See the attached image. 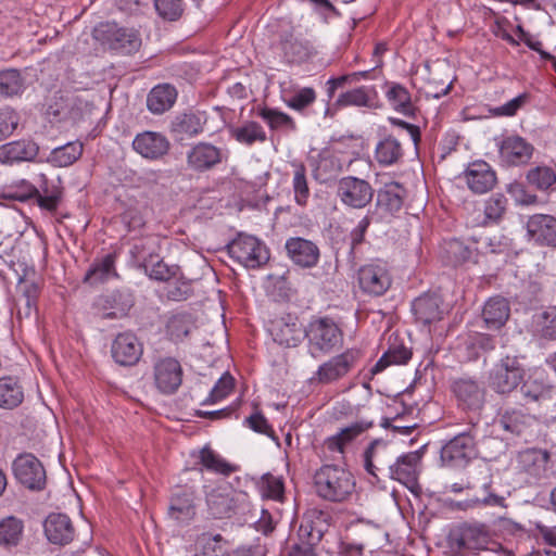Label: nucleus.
Returning a JSON list of instances; mask_svg holds the SVG:
<instances>
[{"mask_svg":"<svg viewBox=\"0 0 556 556\" xmlns=\"http://www.w3.org/2000/svg\"><path fill=\"white\" fill-rule=\"evenodd\" d=\"M313 488L318 498L332 504H345L355 495L356 479L343 466L325 464L315 470Z\"/></svg>","mask_w":556,"mask_h":556,"instance_id":"nucleus-1","label":"nucleus"},{"mask_svg":"<svg viewBox=\"0 0 556 556\" xmlns=\"http://www.w3.org/2000/svg\"><path fill=\"white\" fill-rule=\"evenodd\" d=\"M135 293L129 288H121L101 293L91 303V312L100 319H122L135 306Z\"/></svg>","mask_w":556,"mask_h":556,"instance_id":"nucleus-2","label":"nucleus"},{"mask_svg":"<svg viewBox=\"0 0 556 556\" xmlns=\"http://www.w3.org/2000/svg\"><path fill=\"white\" fill-rule=\"evenodd\" d=\"M93 38L102 46L122 54H131L141 47V38L137 30L121 27L116 23H100L92 31Z\"/></svg>","mask_w":556,"mask_h":556,"instance_id":"nucleus-3","label":"nucleus"},{"mask_svg":"<svg viewBox=\"0 0 556 556\" xmlns=\"http://www.w3.org/2000/svg\"><path fill=\"white\" fill-rule=\"evenodd\" d=\"M226 249L231 258L249 269L262 267L270 257L269 250L263 241L244 233H239Z\"/></svg>","mask_w":556,"mask_h":556,"instance_id":"nucleus-4","label":"nucleus"},{"mask_svg":"<svg viewBox=\"0 0 556 556\" xmlns=\"http://www.w3.org/2000/svg\"><path fill=\"white\" fill-rule=\"evenodd\" d=\"M477 455L473 427L455 435L441 447L440 452L442 464L450 468H466Z\"/></svg>","mask_w":556,"mask_h":556,"instance_id":"nucleus-5","label":"nucleus"},{"mask_svg":"<svg viewBox=\"0 0 556 556\" xmlns=\"http://www.w3.org/2000/svg\"><path fill=\"white\" fill-rule=\"evenodd\" d=\"M148 243H136L131 253L138 262V268L152 280L167 282L181 276L180 266L168 265L154 251H148Z\"/></svg>","mask_w":556,"mask_h":556,"instance_id":"nucleus-6","label":"nucleus"},{"mask_svg":"<svg viewBox=\"0 0 556 556\" xmlns=\"http://www.w3.org/2000/svg\"><path fill=\"white\" fill-rule=\"evenodd\" d=\"M12 472L18 483L31 491H42L47 484L46 469L33 453H21L12 462Z\"/></svg>","mask_w":556,"mask_h":556,"instance_id":"nucleus-7","label":"nucleus"},{"mask_svg":"<svg viewBox=\"0 0 556 556\" xmlns=\"http://www.w3.org/2000/svg\"><path fill=\"white\" fill-rule=\"evenodd\" d=\"M374 195L375 189L366 179L349 175L338 180L337 197L344 206L363 210L371 203Z\"/></svg>","mask_w":556,"mask_h":556,"instance_id":"nucleus-8","label":"nucleus"},{"mask_svg":"<svg viewBox=\"0 0 556 556\" xmlns=\"http://www.w3.org/2000/svg\"><path fill=\"white\" fill-rule=\"evenodd\" d=\"M361 290L370 296L383 295L392 285V276L387 264L380 260L371 261L357 270Z\"/></svg>","mask_w":556,"mask_h":556,"instance_id":"nucleus-9","label":"nucleus"},{"mask_svg":"<svg viewBox=\"0 0 556 556\" xmlns=\"http://www.w3.org/2000/svg\"><path fill=\"white\" fill-rule=\"evenodd\" d=\"M35 204L51 215L55 214L64 200L65 188L60 176L37 175L35 180Z\"/></svg>","mask_w":556,"mask_h":556,"instance_id":"nucleus-10","label":"nucleus"},{"mask_svg":"<svg viewBox=\"0 0 556 556\" xmlns=\"http://www.w3.org/2000/svg\"><path fill=\"white\" fill-rule=\"evenodd\" d=\"M359 355L357 351L344 350L342 353L323 363L312 380L320 384H331L346 377L357 365Z\"/></svg>","mask_w":556,"mask_h":556,"instance_id":"nucleus-11","label":"nucleus"},{"mask_svg":"<svg viewBox=\"0 0 556 556\" xmlns=\"http://www.w3.org/2000/svg\"><path fill=\"white\" fill-rule=\"evenodd\" d=\"M395 454L390 443L376 439L364 452V468L377 481H381L388 477Z\"/></svg>","mask_w":556,"mask_h":556,"instance_id":"nucleus-12","label":"nucleus"},{"mask_svg":"<svg viewBox=\"0 0 556 556\" xmlns=\"http://www.w3.org/2000/svg\"><path fill=\"white\" fill-rule=\"evenodd\" d=\"M153 380L156 390L163 395L175 394L182 384L184 369L174 357H163L153 365Z\"/></svg>","mask_w":556,"mask_h":556,"instance_id":"nucleus-13","label":"nucleus"},{"mask_svg":"<svg viewBox=\"0 0 556 556\" xmlns=\"http://www.w3.org/2000/svg\"><path fill=\"white\" fill-rule=\"evenodd\" d=\"M270 48L278 53L287 64H301L313 54V47L307 40L296 38L291 30H283Z\"/></svg>","mask_w":556,"mask_h":556,"instance_id":"nucleus-14","label":"nucleus"},{"mask_svg":"<svg viewBox=\"0 0 556 556\" xmlns=\"http://www.w3.org/2000/svg\"><path fill=\"white\" fill-rule=\"evenodd\" d=\"M227 160V153L211 142L200 141L187 152L188 167L195 173L212 170Z\"/></svg>","mask_w":556,"mask_h":556,"instance_id":"nucleus-15","label":"nucleus"},{"mask_svg":"<svg viewBox=\"0 0 556 556\" xmlns=\"http://www.w3.org/2000/svg\"><path fill=\"white\" fill-rule=\"evenodd\" d=\"M422 454L418 451L396 455L387 478L413 490L418 485Z\"/></svg>","mask_w":556,"mask_h":556,"instance_id":"nucleus-16","label":"nucleus"},{"mask_svg":"<svg viewBox=\"0 0 556 556\" xmlns=\"http://www.w3.org/2000/svg\"><path fill=\"white\" fill-rule=\"evenodd\" d=\"M306 338L314 348H338L343 343V332L329 317H320L309 323Z\"/></svg>","mask_w":556,"mask_h":556,"instance_id":"nucleus-17","label":"nucleus"},{"mask_svg":"<svg viewBox=\"0 0 556 556\" xmlns=\"http://www.w3.org/2000/svg\"><path fill=\"white\" fill-rule=\"evenodd\" d=\"M457 406L463 410H479L485 402V389L472 378H458L451 384Z\"/></svg>","mask_w":556,"mask_h":556,"instance_id":"nucleus-18","label":"nucleus"},{"mask_svg":"<svg viewBox=\"0 0 556 556\" xmlns=\"http://www.w3.org/2000/svg\"><path fill=\"white\" fill-rule=\"evenodd\" d=\"M534 147L525 138L513 135L503 138L498 144V156L506 166L527 165L533 156Z\"/></svg>","mask_w":556,"mask_h":556,"instance_id":"nucleus-19","label":"nucleus"},{"mask_svg":"<svg viewBox=\"0 0 556 556\" xmlns=\"http://www.w3.org/2000/svg\"><path fill=\"white\" fill-rule=\"evenodd\" d=\"M206 123L205 112H181L176 114L170 121L169 132L175 140L191 139L204 131Z\"/></svg>","mask_w":556,"mask_h":556,"instance_id":"nucleus-20","label":"nucleus"},{"mask_svg":"<svg viewBox=\"0 0 556 556\" xmlns=\"http://www.w3.org/2000/svg\"><path fill=\"white\" fill-rule=\"evenodd\" d=\"M412 312L417 323L430 325L443 319L446 305L435 292H425L412 302Z\"/></svg>","mask_w":556,"mask_h":556,"instance_id":"nucleus-21","label":"nucleus"},{"mask_svg":"<svg viewBox=\"0 0 556 556\" xmlns=\"http://www.w3.org/2000/svg\"><path fill=\"white\" fill-rule=\"evenodd\" d=\"M285 249L292 263L301 268H313L319 262L320 250L312 240L291 237L287 239Z\"/></svg>","mask_w":556,"mask_h":556,"instance_id":"nucleus-22","label":"nucleus"},{"mask_svg":"<svg viewBox=\"0 0 556 556\" xmlns=\"http://www.w3.org/2000/svg\"><path fill=\"white\" fill-rule=\"evenodd\" d=\"M529 240L540 247L556 248V217L534 214L527 222Z\"/></svg>","mask_w":556,"mask_h":556,"instance_id":"nucleus-23","label":"nucleus"},{"mask_svg":"<svg viewBox=\"0 0 556 556\" xmlns=\"http://www.w3.org/2000/svg\"><path fill=\"white\" fill-rule=\"evenodd\" d=\"M191 457L194 459L193 469L200 472L207 471L223 477H229L238 470V466L227 462L208 444L204 445L199 451L192 452Z\"/></svg>","mask_w":556,"mask_h":556,"instance_id":"nucleus-24","label":"nucleus"},{"mask_svg":"<svg viewBox=\"0 0 556 556\" xmlns=\"http://www.w3.org/2000/svg\"><path fill=\"white\" fill-rule=\"evenodd\" d=\"M132 149L142 157L156 161L168 153L170 143L163 134L147 130L135 137Z\"/></svg>","mask_w":556,"mask_h":556,"instance_id":"nucleus-25","label":"nucleus"},{"mask_svg":"<svg viewBox=\"0 0 556 556\" xmlns=\"http://www.w3.org/2000/svg\"><path fill=\"white\" fill-rule=\"evenodd\" d=\"M43 531L47 540L54 545H67L75 538V528L71 518L61 513L48 515L43 522Z\"/></svg>","mask_w":556,"mask_h":556,"instance_id":"nucleus-26","label":"nucleus"},{"mask_svg":"<svg viewBox=\"0 0 556 556\" xmlns=\"http://www.w3.org/2000/svg\"><path fill=\"white\" fill-rule=\"evenodd\" d=\"M39 153V146L30 138L13 140L0 146V162L13 165L22 162H34Z\"/></svg>","mask_w":556,"mask_h":556,"instance_id":"nucleus-27","label":"nucleus"},{"mask_svg":"<svg viewBox=\"0 0 556 556\" xmlns=\"http://www.w3.org/2000/svg\"><path fill=\"white\" fill-rule=\"evenodd\" d=\"M468 188L477 194L489 192L496 185L495 172L485 161L470 163L464 172Z\"/></svg>","mask_w":556,"mask_h":556,"instance_id":"nucleus-28","label":"nucleus"},{"mask_svg":"<svg viewBox=\"0 0 556 556\" xmlns=\"http://www.w3.org/2000/svg\"><path fill=\"white\" fill-rule=\"evenodd\" d=\"M195 489L188 485H177L170 496L168 515L177 521H189L195 515Z\"/></svg>","mask_w":556,"mask_h":556,"instance_id":"nucleus-29","label":"nucleus"},{"mask_svg":"<svg viewBox=\"0 0 556 556\" xmlns=\"http://www.w3.org/2000/svg\"><path fill=\"white\" fill-rule=\"evenodd\" d=\"M378 92L374 86H358L355 88L343 89L332 103L334 110H341L348 106L357 108H377Z\"/></svg>","mask_w":556,"mask_h":556,"instance_id":"nucleus-30","label":"nucleus"},{"mask_svg":"<svg viewBox=\"0 0 556 556\" xmlns=\"http://www.w3.org/2000/svg\"><path fill=\"white\" fill-rule=\"evenodd\" d=\"M405 197L406 190L400 182L384 184L377 191L376 207L387 216H394L402 210Z\"/></svg>","mask_w":556,"mask_h":556,"instance_id":"nucleus-31","label":"nucleus"},{"mask_svg":"<svg viewBox=\"0 0 556 556\" xmlns=\"http://www.w3.org/2000/svg\"><path fill=\"white\" fill-rule=\"evenodd\" d=\"M549 453L545 450L528 448L519 453L518 467L535 481L546 476L549 463Z\"/></svg>","mask_w":556,"mask_h":556,"instance_id":"nucleus-32","label":"nucleus"},{"mask_svg":"<svg viewBox=\"0 0 556 556\" xmlns=\"http://www.w3.org/2000/svg\"><path fill=\"white\" fill-rule=\"evenodd\" d=\"M481 316L489 329H501L510 316L509 301L502 295L489 298L483 305Z\"/></svg>","mask_w":556,"mask_h":556,"instance_id":"nucleus-33","label":"nucleus"},{"mask_svg":"<svg viewBox=\"0 0 556 556\" xmlns=\"http://www.w3.org/2000/svg\"><path fill=\"white\" fill-rule=\"evenodd\" d=\"M269 332L274 342L282 348H298L306 338V329L298 323L273 321Z\"/></svg>","mask_w":556,"mask_h":556,"instance_id":"nucleus-34","label":"nucleus"},{"mask_svg":"<svg viewBox=\"0 0 556 556\" xmlns=\"http://www.w3.org/2000/svg\"><path fill=\"white\" fill-rule=\"evenodd\" d=\"M477 486H481L484 491H489L492 486V475L486 465L479 464L467 467L465 477L459 482L451 484L450 491L460 493Z\"/></svg>","mask_w":556,"mask_h":556,"instance_id":"nucleus-35","label":"nucleus"},{"mask_svg":"<svg viewBox=\"0 0 556 556\" xmlns=\"http://www.w3.org/2000/svg\"><path fill=\"white\" fill-rule=\"evenodd\" d=\"M177 90L170 84H159L154 86L147 97V108L154 114L160 115L169 111L177 100Z\"/></svg>","mask_w":556,"mask_h":556,"instance_id":"nucleus-36","label":"nucleus"},{"mask_svg":"<svg viewBox=\"0 0 556 556\" xmlns=\"http://www.w3.org/2000/svg\"><path fill=\"white\" fill-rule=\"evenodd\" d=\"M386 98L391 108L407 117H415L417 108L413 103L412 94L406 87L399 83H386Z\"/></svg>","mask_w":556,"mask_h":556,"instance_id":"nucleus-37","label":"nucleus"},{"mask_svg":"<svg viewBox=\"0 0 556 556\" xmlns=\"http://www.w3.org/2000/svg\"><path fill=\"white\" fill-rule=\"evenodd\" d=\"M502 428L515 435H521L535 424V417L521 408H507L500 414Z\"/></svg>","mask_w":556,"mask_h":556,"instance_id":"nucleus-38","label":"nucleus"},{"mask_svg":"<svg viewBox=\"0 0 556 556\" xmlns=\"http://www.w3.org/2000/svg\"><path fill=\"white\" fill-rule=\"evenodd\" d=\"M210 514L216 519L230 518L236 511V501L231 492L214 489L206 495Z\"/></svg>","mask_w":556,"mask_h":556,"instance_id":"nucleus-39","label":"nucleus"},{"mask_svg":"<svg viewBox=\"0 0 556 556\" xmlns=\"http://www.w3.org/2000/svg\"><path fill=\"white\" fill-rule=\"evenodd\" d=\"M404 151L401 142L392 135L382 138L376 146L375 159L380 166H392L402 161Z\"/></svg>","mask_w":556,"mask_h":556,"instance_id":"nucleus-40","label":"nucleus"},{"mask_svg":"<svg viewBox=\"0 0 556 556\" xmlns=\"http://www.w3.org/2000/svg\"><path fill=\"white\" fill-rule=\"evenodd\" d=\"M193 556H230L228 542L222 534L202 533L195 541Z\"/></svg>","mask_w":556,"mask_h":556,"instance_id":"nucleus-41","label":"nucleus"},{"mask_svg":"<svg viewBox=\"0 0 556 556\" xmlns=\"http://www.w3.org/2000/svg\"><path fill=\"white\" fill-rule=\"evenodd\" d=\"M117 253L112 252L104 255L101 260L94 261V263L87 270L84 281L85 282H104L112 278H119L118 273L115 269V262Z\"/></svg>","mask_w":556,"mask_h":556,"instance_id":"nucleus-42","label":"nucleus"},{"mask_svg":"<svg viewBox=\"0 0 556 556\" xmlns=\"http://www.w3.org/2000/svg\"><path fill=\"white\" fill-rule=\"evenodd\" d=\"M24 401V390L16 377L5 376L0 378V407L13 409Z\"/></svg>","mask_w":556,"mask_h":556,"instance_id":"nucleus-43","label":"nucleus"},{"mask_svg":"<svg viewBox=\"0 0 556 556\" xmlns=\"http://www.w3.org/2000/svg\"><path fill=\"white\" fill-rule=\"evenodd\" d=\"M26 89L25 77L17 68L0 70V98L21 97Z\"/></svg>","mask_w":556,"mask_h":556,"instance_id":"nucleus-44","label":"nucleus"},{"mask_svg":"<svg viewBox=\"0 0 556 556\" xmlns=\"http://www.w3.org/2000/svg\"><path fill=\"white\" fill-rule=\"evenodd\" d=\"M526 180L529 186L543 192L556 191V170L546 165H539L526 173Z\"/></svg>","mask_w":556,"mask_h":556,"instance_id":"nucleus-45","label":"nucleus"},{"mask_svg":"<svg viewBox=\"0 0 556 556\" xmlns=\"http://www.w3.org/2000/svg\"><path fill=\"white\" fill-rule=\"evenodd\" d=\"M342 170L341 160L330 151H323L314 168V177L321 184H327Z\"/></svg>","mask_w":556,"mask_h":556,"instance_id":"nucleus-46","label":"nucleus"},{"mask_svg":"<svg viewBox=\"0 0 556 556\" xmlns=\"http://www.w3.org/2000/svg\"><path fill=\"white\" fill-rule=\"evenodd\" d=\"M532 327L535 337L556 341V305H551L542 313L535 315Z\"/></svg>","mask_w":556,"mask_h":556,"instance_id":"nucleus-47","label":"nucleus"},{"mask_svg":"<svg viewBox=\"0 0 556 556\" xmlns=\"http://www.w3.org/2000/svg\"><path fill=\"white\" fill-rule=\"evenodd\" d=\"M24 533V522L14 517L9 516L0 521V545L7 549L16 547Z\"/></svg>","mask_w":556,"mask_h":556,"instance_id":"nucleus-48","label":"nucleus"},{"mask_svg":"<svg viewBox=\"0 0 556 556\" xmlns=\"http://www.w3.org/2000/svg\"><path fill=\"white\" fill-rule=\"evenodd\" d=\"M472 257V250L463 241L453 238L446 240L442 248V258L447 265L459 266Z\"/></svg>","mask_w":556,"mask_h":556,"instance_id":"nucleus-49","label":"nucleus"},{"mask_svg":"<svg viewBox=\"0 0 556 556\" xmlns=\"http://www.w3.org/2000/svg\"><path fill=\"white\" fill-rule=\"evenodd\" d=\"M328 527L320 517L315 520H304L298 530L299 541L315 548L323 541Z\"/></svg>","mask_w":556,"mask_h":556,"instance_id":"nucleus-50","label":"nucleus"},{"mask_svg":"<svg viewBox=\"0 0 556 556\" xmlns=\"http://www.w3.org/2000/svg\"><path fill=\"white\" fill-rule=\"evenodd\" d=\"M83 154V144L80 142H67L62 147L54 148L47 162L58 167H66L75 163Z\"/></svg>","mask_w":556,"mask_h":556,"instance_id":"nucleus-51","label":"nucleus"},{"mask_svg":"<svg viewBox=\"0 0 556 556\" xmlns=\"http://www.w3.org/2000/svg\"><path fill=\"white\" fill-rule=\"evenodd\" d=\"M229 132L231 138L247 146H252L255 142H265L267 140L264 128L254 121H249L241 126L232 127Z\"/></svg>","mask_w":556,"mask_h":556,"instance_id":"nucleus-52","label":"nucleus"},{"mask_svg":"<svg viewBox=\"0 0 556 556\" xmlns=\"http://www.w3.org/2000/svg\"><path fill=\"white\" fill-rule=\"evenodd\" d=\"M192 329H195V326L188 313L173 315L166 325L167 334L174 343L182 342V339L189 336Z\"/></svg>","mask_w":556,"mask_h":556,"instance_id":"nucleus-53","label":"nucleus"},{"mask_svg":"<svg viewBox=\"0 0 556 556\" xmlns=\"http://www.w3.org/2000/svg\"><path fill=\"white\" fill-rule=\"evenodd\" d=\"M520 392L522 393L523 399L528 402L549 401L553 400L555 394L552 386L531 378L522 383Z\"/></svg>","mask_w":556,"mask_h":556,"instance_id":"nucleus-54","label":"nucleus"},{"mask_svg":"<svg viewBox=\"0 0 556 556\" xmlns=\"http://www.w3.org/2000/svg\"><path fill=\"white\" fill-rule=\"evenodd\" d=\"M258 491L264 498L281 502L285 497V482L282 477L270 472L264 473L257 482Z\"/></svg>","mask_w":556,"mask_h":556,"instance_id":"nucleus-55","label":"nucleus"},{"mask_svg":"<svg viewBox=\"0 0 556 556\" xmlns=\"http://www.w3.org/2000/svg\"><path fill=\"white\" fill-rule=\"evenodd\" d=\"M258 116L267 123L271 130L294 131L296 129L293 118L276 109L264 108L258 112Z\"/></svg>","mask_w":556,"mask_h":556,"instance_id":"nucleus-56","label":"nucleus"},{"mask_svg":"<svg viewBox=\"0 0 556 556\" xmlns=\"http://www.w3.org/2000/svg\"><path fill=\"white\" fill-rule=\"evenodd\" d=\"M412 356V350H387L384 354L371 367L370 374L372 376L378 375L392 364L405 365L408 363Z\"/></svg>","mask_w":556,"mask_h":556,"instance_id":"nucleus-57","label":"nucleus"},{"mask_svg":"<svg viewBox=\"0 0 556 556\" xmlns=\"http://www.w3.org/2000/svg\"><path fill=\"white\" fill-rule=\"evenodd\" d=\"M35 191H37L35 189V184L22 179L18 182L9 186L3 193V198L35 204Z\"/></svg>","mask_w":556,"mask_h":556,"instance_id":"nucleus-58","label":"nucleus"},{"mask_svg":"<svg viewBox=\"0 0 556 556\" xmlns=\"http://www.w3.org/2000/svg\"><path fill=\"white\" fill-rule=\"evenodd\" d=\"M374 220V216L370 212L363 216L357 225L350 232V252L349 257L355 265V254L357 248L364 243L365 235Z\"/></svg>","mask_w":556,"mask_h":556,"instance_id":"nucleus-59","label":"nucleus"},{"mask_svg":"<svg viewBox=\"0 0 556 556\" xmlns=\"http://www.w3.org/2000/svg\"><path fill=\"white\" fill-rule=\"evenodd\" d=\"M522 380L521 376L494 368L491 375V387L500 394L510 393Z\"/></svg>","mask_w":556,"mask_h":556,"instance_id":"nucleus-60","label":"nucleus"},{"mask_svg":"<svg viewBox=\"0 0 556 556\" xmlns=\"http://www.w3.org/2000/svg\"><path fill=\"white\" fill-rule=\"evenodd\" d=\"M292 186L295 202L301 206L306 205L311 191L306 178V168L303 164L295 166Z\"/></svg>","mask_w":556,"mask_h":556,"instance_id":"nucleus-61","label":"nucleus"},{"mask_svg":"<svg viewBox=\"0 0 556 556\" xmlns=\"http://www.w3.org/2000/svg\"><path fill=\"white\" fill-rule=\"evenodd\" d=\"M235 379L229 372H225L215 383L213 389L211 390L208 396L203 401V405H212L215 404L233 390Z\"/></svg>","mask_w":556,"mask_h":556,"instance_id":"nucleus-62","label":"nucleus"},{"mask_svg":"<svg viewBox=\"0 0 556 556\" xmlns=\"http://www.w3.org/2000/svg\"><path fill=\"white\" fill-rule=\"evenodd\" d=\"M462 528L467 540V549L471 551L472 555L486 548L489 535L483 528L476 526H463Z\"/></svg>","mask_w":556,"mask_h":556,"instance_id":"nucleus-63","label":"nucleus"},{"mask_svg":"<svg viewBox=\"0 0 556 556\" xmlns=\"http://www.w3.org/2000/svg\"><path fill=\"white\" fill-rule=\"evenodd\" d=\"M20 114L10 106L0 108V142L10 137L20 124Z\"/></svg>","mask_w":556,"mask_h":556,"instance_id":"nucleus-64","label":"nucleus"}]
</instances>
